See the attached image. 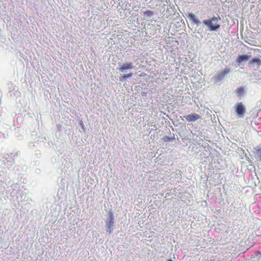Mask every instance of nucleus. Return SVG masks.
<instances>
[{"label": "nucleus", "mask_w": 261, "mask_h": 261, "mask_svg": "<svg viewBox=\"0 0 261 261\" xmlns=\"http://www.w3.org/2000/svg\"><path fill=\"white\" fill-rule=\"evenodd\" d=\"M144 14L147 15L148 17L151 16L153 14V12L150 10H147L144 12Z\"/></svg>", "instance_id": "ddd939ff"}, {"label": "nucleus", "mask_w": 261, "mask_h": 261, "mask_svg": "<svg viewBox=\"0 0 261 261\" xmlns=\"http://www.w3.org/2000/svg\"><path fill=\"white\" fill-rule=\"evenodd\" d=\"M114 215L112 212L110 213V219L107 222V227L108 228V231L110 233H111L112 232V227L114 224Z\"/></svg>", "instance_id": "20e7f679"}, {"label": "nucleus", "mask_w": 261, "mask_h": 261, "mask_svg": "<svg viewBox=\"0 0 261 261\" xmlns=\"http://www.w3.org/2000/svg\"><path fill=\"white\" fill-rule=\"evenodd\" d=\"M221 18L219 16H213L203 21V23L206 25L210 31H216L220 28Z\"/></svg>", "instance_id": "f257e3e1"}, {"label": "nucleus", "mask_w": 261, "mask_h": 261, "mask_svg": "<svg viewBox=\"0 0 261 261\" xmlns=\"http://www.w3.org/2000/svg\"><path fill=\"white\" fill-rule=\"evenodd\" d=\"M234 108L235 112L238 116L240 118L244 117L246 113V109L243 103L242 102L237 103L234 106Z\"/></svg>", "instance_id": "f03ea898"}, {"label": "nucleus", "mask_w": 261, "mask_h": 261, "mask_svg": "<svg viewBox=\"0 0 261 261\" xmlns=\"http://www.w3.org/2000/svg\"><path fill=\"white\" fill-rule=\"evenodd\" d=\"M190 19H192L194 22H195L196 23H199V20L195 18V16L194 14L191 13L190 15Z\"/></svg>", "instance_id": "9d476101"}, {"label": "nucleus", "mask_w": 261, "mask_h": 261, "mask_svg": "<svg viewBox=\"0 0 261 261\" xmlns=\"http://www.w3.org/2000/svg\"><path fill=\"white\" fill-rule=\"evenodd\" d=\"M133 76L132 73L123 74L120 79V81H124L126 80L127 79Z\"/></svg>", "instance_id": "1a4fd4ad"}, {"label": "nucleus", "mask_w": 261, "mask_h": 261, "mask_svg": "<svg viewBox=\"0 0 261 261\" xmlns=\"http://www.w3.org/2000/svg\"><path fill=\"white\" fill-rule=\"evenodd\" d=\"M256 156L257 158L261 161V147L258 148L256 151Z\"/></svg>", "instance_id": "f8f14e48"}, {"label": "nucleus", "mask_w": 261, "mask_h": 261, "mask_svg": "<svg viewBox=\"0 0 261 261\" xmlns=\"http://www.w3.org/2000/svg\"><path fill=\"white\" fill-rule=\"evenodd\" d=\"M133 68V64L130 62H127L123 64L121 67L119 68V71L124 72L127 69H132Z\"/></svg>", "instance_id": "423d86ee"}, {"label": "nucleus", "mask_w": 261, "mask_h": 261, "mask_svg": "<svg viewBox=\"0 0 261 261\" xmlns=\"http://www.w3.org/2000/svg\"><path fill=\"white\" fill-rule=\"evenodd\" d=\"M237 93L239 96H240L243 94L244 92V89L243 87H239L238 88L237 90Z\"/></svg>", "instance_id": "9b49d317"}, {"label": "nucleus", "mask_w": 261, "mask_h": 261, "mask_svg": "<svg viewBox=\"0 0 261 261\" xmlns=\"http://www.w3.org/2000/svg\"><path fill=\"white\" fill-rule=\"evenodd\" d=\"M168 261H173L172 259H168Z\"/></svg>", "instance_id": "2eb2a0df"}, {"label": "nucleus", "mask_w": 261, "mask_h": 261, "mask_svg": "<svg viewBox=\"0 0 261 261\" xmlns=\"http://www.w3.org/2000/svg\"><path fill=\"white\" fill-rule=\"evenodd\" d=\"M254 64H257L258 66H260L261 65V60L259 58H253L248 63L249 66Z\"/></svg>", "instance_id": "6e6552de"}, {"label": "nucleus", "mask_w": 261, "mask_h": 261, "mask_svg": "<svg viewBox=\"0 0 261 261\" xmlns=\"http://www.w3.org/2000/svg\"><path fill=\"white\" fill-rule=\"evenodd\" d=\"M163 139H164V141L165 142H169V141H170L174 139V138H170V137H169L168 136H165L164 137Z\"/></svg>", "instance_id": "4468645a"}, {"label": "nucleus", "mask_w": 261, "mask_h": 261, "mask_svg": "<svg viewBox=\"0 0 261 261\" xmlns=\"http://www.w3.org/2000/svg\"><path fill=\"white\" fill-rule=\"evenodd\" d=\"M229 72H230V69L227 68H226L224 69V70L223 71L218 73L215 76V79L217 81L222 80L224 78V77L225 76V75H226Z\"/></svg>", "instance_id": "39448f33"}, {"label": "nucleus", "mask_w": 261, "mask_h": 261, "mask_svg": "<svg viewBox=\"0 0 261 261\" xmlns=\"http://www.w3.org/2000/svg\"><path fill=\"white\" fill-rule=\"evenodd\" d=\"M249 57L247 55H240L237 57L236 61L238 63H241L244 61L245 62L247 61L249 59Z\"/></svg>", "instance_id": "0eeeda50"}, {"label": "nucleus", "mask_w": 261, "mask_h": 261, "mask_svg": "<svg viewBox=\"0 0 261 261\" xmlns=\"http://www.w3.org/2000/svg\"><path fill=\"white\" fill-rule=\"evenodd\" d=\"M189 122H195L200 118L199 115L196 113H192L184 117Z\"/></svg>", "instance_id": "7ed1b4c3"}]
</instances>
